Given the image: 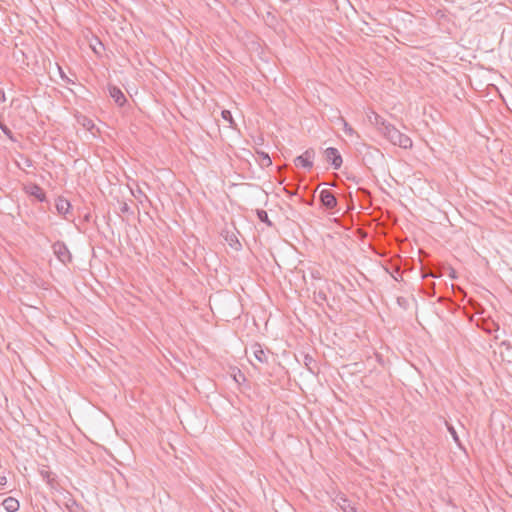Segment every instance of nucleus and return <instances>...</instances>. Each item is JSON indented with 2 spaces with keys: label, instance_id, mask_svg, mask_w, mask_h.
<instances>
[{
  "label": "nucleus",
  "instance_id": "nucleus-1",
  "mask_svg": "<svg viewBox=\"0 0 512 512\" xmlns=\"http://www.w3.org/2000/svg\"><path fill=\"white\" fill-rule=\"evenodd\" d=\"M382 128L381 133L386 139H388L393 145H397L401 148L407 149L412 147V140L406 134L400 132L394 125L386 121L381 122Z\"/></svg>",
  "mask_w": 512,
  "mask_h": 512
},
{
  "label": "nucleus",
  "instance_id": "nucleus-2",
  "mask_svg": "<svg viewBox=\"0 0 512 512\" xmlns=\"http://www.w3.org/2000/svg\"><path fill=\"white\" fill-rule=\"evenodd\" d=\"M52 249H53L55 256L63 264H66V263H69L72 261V255L64 242H62V241L55 242L52 245Z\"/></svg>",
  "mask_w": 512,
  "mask_h": 512
},
{
  "label": "nucleus",
  "instance_id": "nucleus-3",
  "mask_svg": "<svg viewBox=\"0 0 512 512\" xmlns=\"http://www.w3.org/2000/svg\"><path fill=\"white\" fill-rule=\"evenodd\" d=\"M319 201L321 205L327 209L332 210L336 208L338 201L334 193L329 189H323L321 190L319 194Z\"/></svg>",
  "mask_w": 512,
  "mask_h": 512
},
{
  "label": "nucleus",
  "instance_id": "nucleus-4",
  "mask_svg": "<svg viewBox=\"0 0 512 512\" xmlns=\"http://www.w3.org/2000/svg\"><path fill=\"white\" fill-rule=\"evenodd\" d=\"M315 157V151L312 148L307 149L303 154L297 156L294 160L296 166H301L307 170L313 167V158Z\"/></svg>",
  "mask_w": 512,
  "mask_h": 512
},
{
  "label": "nucleus",
  "instance_id": "nucleus-5",
  "mask_svg": "<svg viewBox=\"0 0 512 512\" xmlns=\"http://www.w3.org/2000/svg\"><path fill=\"white\" fill-rule=\"evenodd\" d=\"M325 159L331 163L334 169H339L342 165V156L339 151L334 147H329L325 150Z\"/></svg>",
  "mask_w": 512,
  "mask_h": 512
},
{
  "label": "nucleus",
  "instance_id": "nucleus-6",
  "mask_svg": "<svg viewBox=\"0 0 512 512\" xmlns=\"http://www.w3.org/2000/svg\"><path fill=\"white\" fill-rule=\"evenodd\" d=\"M109 95L114 99L115 103L119 106H124L127 99L124 93L115 85L108 86Z\"/></svg>",
  "mask_w": 512,
  "mask_h": 512
},
{
  "label": "nucleus",
  "instance_id": "nucleus-7",
  "mask_svg": "<svg viewBox=\"0 0 512 512\" xmlns=\"http://www.w3.org/2000/svg\"><path fill=\"white\" fill-rule=\"evenodd\" d=\"M26 193L34 196L38 201L43 202L46 199L44 190L38 184H30L25 187Z\"/></svg>",
  "mask_w": 512,
  "mask_h": 512
},
{
  "label": "nucleus",
  "instance_id": "nucleus-8",
  "mask_svg": "<svg viewBox=\"0 0 512 512\" xmlns=\"http://www.w3.org/2000/svg\"><path fill=\"white\" fill-rule=\"evenodd\" d=\"M336 502L343 512H357L356 507L345 496L337 497Z\"/></svg>",
  "mask_w": 512,
  "mask_h": 512
},
{
  "label": "nucleus",
  "instance_id": "nucleus-9",
  "mask_svg": "<svg viewBox=\"0 0 512 512\" xmlns=\"http://www.w3.org/2000/svg\"><path fill=\"white\" fill-rule=\"evenodd\" d=\"M55 206H56L58 213L61 215H64V216L69 212V209L71 208L70 202L63 197H59L56 200Z\"/></svg>",
  "mask_w": 512,
  "mask_h": 512
},
{
  "label": "nucleus",
  "instance_id": "nucleus-10",
  "mask_svg": "<svg viewBox=\"0 0 512 512\" xmlns=\"http://www.w3.org/2000/svg\"><path fill=\"white\" fill-rule=\"evenodd\" d=\"M2 505L7 512H16L19 509V501L13 497H7L3 500Z\"/></svg>",
  "mask_w": 512,
  "mask_h": 512
},
{
  "label": "nucleus",
  "instance_id": "nucleus-11",
  "mask_svg": "<svg viewBox=\"0 0 512 512\" xmlns=\"http://www.w3.org/2000/svg\"><path fill=\"white\" fill-rule=\"evenodd\" d=\"M252 349H253L254 357L256 358V360L258 362L267 363L268 357H267L266 353L264 352V350L262 349V346L260 344L255 343L252 346Z\"/></svg>",
  "mask_w": 512,
  "mask_h": 512
},
{
  "label": "nucleus",
  "instance_id": "nucleus-12",
  "mask_svg": "<svg viewBox=\"0 0 512 512\" xmlns=\"http://www.w3.org/2000/svg\"><path fill=\"white\" fill-rule=\"evenodd\" d=\"M40 475L42 476V478L47 482V484L51 488H55V485H56L57 482H56L55 474L54 473H52L49 470L42 469L40 471Z\"/></svg>",
  "mask_w": 512,
  "mask_h": 512
},
{
  "label": "nucleus",
  "instance_id": "nucleus-13",
  "mask_svg": "<svg viewBox=\"0 0 512 512\" xmlns=\"http://www.w3.org/2000/svg\"><path fill=\"white\" fill-rule=\"evenodd\" d=\"M256 215H257V218L259 219V221L265 223L267 226H269V227L274 226L273 222L269 219L268 214L265 210L257 209Z\"/></svg>",
  "mask_w": 512,
  "mask_h": 512
},
{
  "label": "nucleus",
  "instance_id": "nucleus-14",
  "mask_svg": "<svg viewBox=\"0 0 512 512\" xmlns=\"http://www.w3.org/2000/svg\"><path fill=\"white\" fill-rule=\"evenodd\" d=\"M225 239L229 243V245L235 250H239L241 248V243L238 241L234 233H227Z\"/></svg>",
  "mask_w": 512,
  "mask_h": 512
},
{
  "label": "nucleus",
  "instance_id": "nucleus-15",
  "mask_svg": "<svg viewBox=\"0 0 512 512\" xmlns=\"http://www.w3.org/2000/svg\"><path fill=\"white\" fill-rule=\"evenodd\" d=\"M304 364L312 373H314L315 369L317 368L315 360L308 354L304 356Z\"/></svg>",
  "mask_w": 512,
  "mask_h": 512
},
{
  "label": "nucleus",
  "instance_id": "nucleus-16",
  "mask_svg": "<svg viewBox=\"0 0 512 512\" xmlns=\"http://www.w3.org/2000/svg\"><path fill=\"white\" fill-rule=\"evenodd\" d=\"M260 158V165L262 167H268L272 164V160L270 156L265 152H258Z\"/></svg>",
  "mask_w": 512,
  "mask_h": 512
},
{
  "label": "nucleus",
  "instance_id": "nucleus-17",
  "mask_svg": "<svg viewBox=\"0 0 512 512\" xmlns=\"http://www.w3.org/2000/svg\"><path fill=\"white\" fill-rule=\"evenodd\" d=\"M314 300L317 304H322L323 302L327 301V295L322 290L314 292Z\"/></svg>",
  "mask_w": 512,
  "mask_h": 512
},
{
  "label": "nucleus",
  "instance_id": "nucleus-18",
  "mask_svg": "<svg viewBox=\"0 0 512 512\" xmlns=\"http://www.w3.org/2000/svg\"><path fill=\"white\" fill-rule=\"evenodd\" d=\"M0 129L2 130V132L12 141H15L14 139V135L12 133V131L10 130V128L4 124L3 122H0Z\"/></svg>",
  "mask_w": 512,
  "mask_h": 512
},
{
  "label": "nucleus",
  "instance_id": "nucleus-19",
  "mask_svg": "<svg viewBox=\"0 0 512 512\" xmlns=\"http://www.w3.org/2000/svg\"><path fill=\"white\" fill-rule=\"evenodd\" d=\"M119 210L122 214H132L131 208L126 202H120Z\"/></svg>",
  "mask_w": 512,
  "mask_h": 512
},
{
  "label": "nucleus",
  "instance_id": "nucleus-20",
  "mask_svg": "<svg viewBox=\"0 0 512 512\" xmlns=\"http://www.w3.org/2000/svg\"><path fill=\"white\" fill-rule=\"evenodd\" d=\"M222 118L226 121H228L231 125L234 123L232 114L229 110H223L221 112Z\"/></svg>",
  "mask_w": 512,
  "mask_h": 512
},
{
  "label": "nucleus",
  "instance_id": "nucleus-21",
  "mask_svg": "<svg viewBox=\"0 0 512 512\" xmlns=\"http://www.w3.org/2000/svg\"><path fill=\"white\" fill-rule=\"evenodd\" d=\"M234 380H235L238 384H241L242 382H245V381H246V377H245V375H244L240 370H238V374H235V375H234Z\"/></svg>",
  "mask_w": 512,
  "mask_h": 512
},
{
  "label": "nucleus",
  "instance_id": "nucleus-22",
  "mask_svg": "<svg viewBox=\"0 0 512 512\" xmlns=\"http://www.w3.org/2000/svg\"><path fill=\"white\" fill-rule=\"evenodd\" d=\"M448 431L450 432V434H451L452 438L454 439V441L459 444V437L457 435V432H456L455 428L453 426H451V425H448Z\"/></svg>",
  "mask_w": 512,
  "mask_h": 512
},
{
  "label": "nucleus",
  "instance_id": "nucleus-23",
  "mask_svg": "<svg viewBox=\"0 0 512 512\" xmlns=\"http://www.w3.org/2000/svg\"><path fill=\"white\" fill-rule=\"evenodd\" d=\"M84 127H86L88 130L92 129L94 127V124L92 120L84 118V122L82 123Z\"/></svg>",
  "mask_w": 512,
  "mask_h": 512
},
{
  "label": "nucleus",
  "instance_id": "nucleus-24",
  "mask_svg": "<svg viewBox=\"0 0 512 512\" xmlns=\"http://www.w3.org/2000/svg\"><path fill=\"white\" fill-rule=\"evenodd\" d=\"M501 346H505L507 351L512 350V343L509 340L502 341Z\"/></svg>",
  "mask_w": 512,
  "mask_h": 512
},
{
  "label": "nucleus",
  "instance_id": "nucleus-25",
  "mask_svg": "<svg viewBox=\"0 0 512 512\" xmlns=\"http://www.w3.org/2000/svg\"><path fill=\"white\" fill-rule=\"evenodd\" d=\"M382 121H385L384 119H382L379 115H376L375 117V123L376 125L379 127V130L381 131V128H382V125H381V122Z\"/></svg>",
  "mask_w": 512,
  "mask_h": 512
},
{
  "label": "nucleus",
  "instance_id": "nucleus-26",
  "mask_svg": "<svg viewBox=\"0 0 512 512\" xmlns=\"http://www.w3.org/2000/svg\"><path fill=\"white\" fill-rule=\"evenodd\" d=\"M345 132L347 134H352L354 132L353 128L349 127L347 123H345Z\"/></svg>",
  "mask_w": 512,
  "mask_h": 512
},
{
  "label": "nucleus",
  "instance_id": "nucleus-27",
  "mask_svg": "<svg viewBox=\"0 0 512 512\" xmlns=\"http://www.w3.org/2000/svg\"><path fill=\"white\" fill-rule=\"evenodd\" d=\"M6 101V97H5V92L0 89V102H5Z\"/></svg>",
  "mask_w": 512,
  "mask_h": 512
},
{
  "label": "nucleus",
  "instance_id": "nucleus-28",
  "mask_svg": "<svg viewBox=\"0 0 512 512\" xmlns=\"http://www.w3.org/2000/svg\"><path fill=\"white\" fill-rule=\"evenodd\" d=\"M60 70V75H61V78L67 82H70L71 80L63 73V71L61 70V68H59Z\"/></svg>",
  "mask_w": 512,
  "mask_h": 512
},
{
  "label": "nucleus",
  "instance_id": "nucleus-29",
  "mask_svg": "<svg viewBox=\"0 0 512 512\" xmlns=\"http://www.w3.org/2000/svg\"><path fill=\"white\" fill-rule=\"evenodd\" d=\"M60 70V75H61V78L67 82H70L71 80L63 73V71L61 70V68H59Z\"/></svg>",
  "mask_w": 512,
  "mask_h": 512
},
{
  "label": "nucleus",
  "instance_id": "nucleus-30",
  "mask_svg": "<svg viewBox=\"0 0 512 512\" xmlns=\"http://www.w3.org/2000/svg\"><path fill=\"white\" fill-rule=\"evenodd\" d=\"M7 483V479L5 476H0V486H4Z\"/></svg>",
  "mask_w": 512,
  "mask_h": 512
},
{
  "label": "nucleus",
  "instance_id": "nucleus-31",
  "mask_svg": "<svg viewBox=\"0 0 512 512\" xmlns=\"http://www.w3.org/2000/svg\"><path fill=\"white\" fill-rule=\"evenodd\" d=\"M137 193H138V195H137V194H134V197H135V198H138V196H141V195H142L145 199H147V196L143 194V192L141 191V189H138V190H137Z\"/></svg>",
  "mask_w": 512,
  "mask_h": 512
},
{
  "label": "nucleus",
  "instance_id": "nucleus-32",
  "mask_svg": "<svg viewBox=\"0 0 512 512\" xmlns=\"http://www.w3.org/2000/svg\"><path fill=\"white\" fill-rule=\"evenodd\" d=\"M137 193H138V195H137V194H134V197H135V198H138V196H141V195H142L145 199H147V196L143 194V192L141 191V189H138V190H137Z\"/></svg>",
  "mask_w": 512,
  "mask_h": 512
},
{
  "label": "nucleus",
  "instance_id": "nucleus-33",
  "mask_svg": "<svg viewBox=\"0 0 512 512\" xmlns=\"http://www.w3.org/2000/svg\"><path fill=\"white\" fill-rule=\"evenodd\" d=\"M137 193H138V195H137V194H134V197H135V198H138V196H141V195H142L145 199H147V196L143 194V192L141 191V189H138V190H137Z\"/></svg>",
  "mask_w": 512,
  "mask_h": 512
},
{
  "label": "nucleus",
  "instance_id": "nucleus-34",
  "mask_svg": "<svg viewBox=\"0 0 512 512\" xmlns=\"http://www.w3.org/2000/svg\"><path fill=\"white\" fill-rule=\"evenodd\" d=\"M359 192H360L361 194L365 195V196H366V195H369V192H368L366 189H364V188L359 189Z\"/></svg>",
  "mask_w": 512,
  "mask_h": 512
},
{
  "label": "nucleus",
  "instance_id": "nucleus-35",
  "mask_svg": "<svg viewBox=\"0 0 512 512\" xmlns=\"http://www.w3.org/2000/svg\"><path fill=\"white\" fill-rule=\"evenodd\" d=\"M284 190L291 195H294L296 193L295 191H291V189H288L287 187H285Z\"/></svg>",
  "mask_w": 512,
  "mask_h": 512
},
{
  "label": "nucleus",
  "instance_id": "nucleus-36",
  "mask_svg": "<svg viewBox=\"0 0 512 512\" xmlns=\"http://www.w3.org/2000/svg\"><path fill=\"white\" fill-rule=\"evenodd\" d=\"M508 362H512V350L508 351Z\"/></svg>",
  "mask_w": 512,
  "mask_h": 512
},
{
  "label": "nucleus",
  "instance_id": "nucleus-37",
  "mask_svg": "<svg viewBox=\"0 0 512 512\" xmlns=\"http://www.w3.org/2000/svg\"><path fill=\"white\" fill-rule=\"evenodd\" d=\"M232 2H241L242 0H231Z\"/></svg>",
  "mask_w": 512,
  "mask_h": 512
}]
</instances>
